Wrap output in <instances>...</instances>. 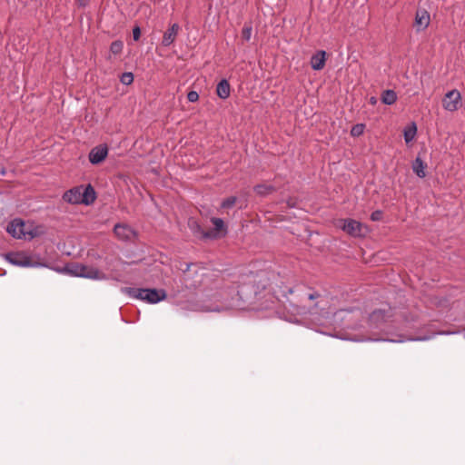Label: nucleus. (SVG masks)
<instances>
[{"label":"nucleus","mask_w":465,"mask_h":465,"mask_svg":"<svg viewBox=\"0 0 465 465\" xmlns=\"http://www.w3.org/2000/svg\"><path fill=\"white\" fill-rule=\"evenodd\" d=\"M270 299H272V296ZM257 292H254L253 286L251 284H242L236 293V298H233V302L231 304L232 307L239 309V310H268L272 308V304L274 303L272 300L270 301V303H266L265 305L257 304L256 300Z\"/></svg>","instance_id":"f257e3e1"},{"label":"nucleus","mask_w":465,"mask_h":465,"mask_svg":"<svg viewBox=\"0 0 465 465\" xmlns=\"http://www.w3.org/2000/svg\"><path fill=\"white\" fill-rule=\"evenodd\" d=\"M123 292L130 297L139 299L148 303H157L166 299L167 294L163 289H143L125 287Z\"/></svg>","instance_id":"f03ea898"},{"label":"nucleus","mask_w":465,"mask_h":465,"mask_svg":"<svg viewBox=\"0 0 465 465\" xmlns=\"http://www.w3.org/2000/svg\"><path fill=\"white\" fill-rule=\"evenodd\" d=\"M31 225L20 219H15L7 226V232L17 239H33L40 234L38 228L30 229Z\"/></svg>","instance_id":"7ed1b4c3"},{"label":"nucleus","mask_w":465,"mask_h":465,"mask_svg":"<svg viewBox=\"0 0 465 465\" xmlns=\"http://www.w3.org/2000/svg\"><path fill=\"white\" fill-rule=\"evenodd\" d=\"M67 270L72 275L77 277L94 280H101L105 278V275L97 268L82 263H71L68 265Z\"/></svg>","instance_id":"20e7f679"},{"label":"nucleus","mask_w":465,"mask_h":465,"mask_svg":"<svg viewBox=\"0 0 465 465\" xmlns=\"http://www.w3.org/2000/svg\"><path fill=\"white\" fill-rule=\"evenodd\" d=\"M337 225L346 233L352 237H362L365 235L363 224L354 219H341Z\"/></svg>","instance_id":"39448f33"},{"label":"nucleus","mask_w":465,"mask_h":465,"mask_svg":"<svg viewBox=\"0 0 465 465\" xmlns=\"http://www.w3.org/2000/svg\"><path fill=\"white\" fill-rule=\"evenodd\" d=\"M114 232L117 239L123 242H134L137 238L136 231L126 223L115 224Z\"/></svg>","instance_id":"423d86ee"},{"label":"nucleus","mask_w":465,"mask_h":465,"mask_svg":"<svg viewBox=\"0 0 465 465\" xmlns=\"http://www.w3.org/2000/svg\"><path fill=\"white\" fill-rule=\"evenodd\" d=\"M5 259L10 263L21 267H32L36 265V262H33L32 258L23 252H8L5 254Z\"/></svg>","instance_id":"0eeeda50"},{"label":"nucleus","mask_w":465,"mask_h":465,"mask_svg":"<svg viewBox=\"0 0 465 465\" xmlns=\"http://www.w3.org/2000/svg\"><path fill=\"white\" fill-rule=\"evenodd\" d=\"M443 108L449 112H455L461 105L460 93L453 89L448 92L442 99Z\"/></svg>","instance_id":"6e6552de"},{"label":"nucleus","mask_w":465,"mask_h":465,"mask_svg":"<svg viewBox=\"0 0 465 465\" xmlns=\"http://www.w3.org/2000/svg\"><path fill=\"white\" fill-rule=\"evenodd\" d=\"M188 226L194 235L200 236L202 239H214L216 234L213 231H204L200 223L194 219H189Z\"/></svg>","instance_id":"1a4fd4ad"},{"label":"nucleus","mask_w":465,"mask_h":465,"mask_svg":"<svg viewBox=\"0 0 465 465\" xmlns=\"http://www.w3.org/2000/svg\"><path fill=\"white\" fill-rule=\"evenodd\" d=\"M430 22V15L425 9H418L415 15L414 26L417 31L425 30Z\"/></svg>","instance_id":"9d476101"},{"label":"nucleus","mask_w":465,"mask_h":465,"mask_svg":"<svg viewBox=\"0 0 465 465\" xmlns=\"http://www.w3.org/2000/svg\"><path fill=\"white\" fill-rule=\"evenodd\" d=\"M181 27L178 24H173L163 34L162 45L170 46L176 39Z\"/></svg>","instance_id":"9b49d317"},{"label":"nucleus","mask_w":465,"mask_h":465,"mask_svg":"<svg viewBox=\"0 0 465 465\" xmlns=\"http://www.w3.org/2000/svg\"><path fill=\"white\" fill-rule=\"evenodd\" d=\"M81 198V186L74 187L63 195L64 201L71 204H82Z\"/></svg>","instance_id":"f8f14e48"},{"label":"nucleus","mask_w":465,"mask_h":465,"mask_svg":"<svg viewBox=\"0 0 465 465\" xmlns=\"http://www.w3.org/2000/svg\"><path fill=\"white\" fill-rule=\"evenodd\" d=\"M108 147H94L89 153V161L93 164L103 162L108 154Z\"/></svg>","instance_id":"ddd939ff"},{"label":"nucleus","mask_w":465,"mask_h":465,"mask_svg":"<svg viewBox=\"0 0 465 465\" xmlns=\"http://www.w3.org/2000/svg\"><path fill=\"white\" fill-rule=\"evenodd\" d=\"M81 197L82 204L90 205L94 203L96 199L94 187L91 184L86 186L81 185Z\"/></svg>","instance_id":"4468645a"},{"label":"nucleus","mask_w":465,"mask_h":465,"mask_svg":"<svg viewBox=\"0 0 465 465\" xmlns=\"http://www.w3.org/2000/svg\"><path fill=\"white\" fill-rule=\"evenodd\" d=\"M325 51H318L311 58V66L313 70H322L325 65Z\"/></svg>","instance_id":"2eb2a0df"},{"label":"nucleus","mask_w":465,"mask_h":465,"mask_svg":"<svg viewBox=\"0 0 465 465\" xmlns=\"http://www.w3.org/2000/svg\"><path fill=\"white\" fill-rule=\"evenodd\" d=\"M231 94V86L226 79L221 80L216 86V94L221 99H227Z\"/></svg>","instance_id":"dca6fc26"},{"label":"nucleus","mask_w":465,"mask_h":465,"mask_svg":"<svg viewBox=\"0 0 465 465\" xmlns=\"http://www.w3.org/2000/svg\"><path fill=\"white\" fill-rule=\"evenodd\" d=\"M427 164L423 163L421 160V153H419L415 161L412 163V170L420 178H424L426 176L425 169Z\"/></svg>","instance_id":"f3484780"},{"label":"nucleus","mask_w":465,"mask_h":465,"mask_svg":"<svg viewBox=\"0 0 465 465\" xmlns=\"http://www.w3.org/2000/svg\"><path fill=\"white\" fill-rule=\"evenodd\" d=\"M381 100L384 104L391 105L397 101V94L391 89L385 90L381 95Z\"/></svg>","instance_id":"a211bd4d"},{"label":"nucleus","mask_w":465,"mask_h":465,"mask_svg":"<svg viewBox=\"0 0 465 465\" xmlns=\"http://www.w3.org/2000/svg\"><path fill=\"white\" fill-rule=\"evenodd\" d=\"M388 312V311L382 309L374 310L370 315V321L372 323L378 324L385 321L386 317L389 316Z\"/></svg>","instance_id":"6ab92c4d"},{"label":"nucleus","mask_w":465,"mask_h":465,"mask_svg":"<svg viewBox=\"0 0 465 465\" xmlns=\"http://www.w3.org/2000/svg\"><path fill=\"white\" fill-rule=\"evenodd\" d=\"M254 192L261 196L268 195L275 191L272 185L268 184H257L253 188Z\"/></svg>","instance_id":"aec40b11"},{"label":"nucleus","mask_w":465,"mask_h":465,"mask_svg":"<svg viewBox=\"0 0 465 465\" xmlns=\"http://www.w3.org/2000/svg\"><path fill=\"white\" fill-rule=\"evenodd\" d=\"M416 133H417V128H416V125L414 123H412L410 125H408L407 127H405L404 132H403L405 142L407 143H411L414 139Z\"/></svg>","instance_id":"412c9836"},{"label":"nucleus","mask_w":465,"mask_h":465,"mask_svg":"<svg viewBox=\"0 0 465 465\" xmlns=\"http://www.w3.org/2000/svg\"><path fill=\"white\" fill-rule=\"evenodd\" d=\"M211 222L213 224L214 226V229L213 230V232H214V233L217 235V232L225 229V226H224V222L223 221V219L221 218H216V217H213L211 219Z\"/></svg>","instance_id":"4be33fe9"},{"label":"nucleus","mask_w":465,"mask_h":465,"mask_svg":"<svg viewBox=\"0 0 465 465\" xmlns=\"http://www.w3.org/2000/svg\"><path fill=\"white\" fill-rule=\"evenodd\" d=\"M124 44L120 40L114 41L110 45V52L114 54H119L122 53Z\"/></svg>","instance_id":"5701e85b"},{"label":"nucleus","mask_w":465,"mask_h":465,"mask_svg":"<svg viewBox=\"0 0 465 465\" xmlns=\"http://www.w3.org/2000/svg\"><path fill=\"white\" fill-rule=\"evenodd\" d=\"M252 27L251 24H245L242 30V38L244 41L249 42L252 37Z\"/></svg>","instance_id":"b1692460"},{"label":"nucleus","mask_w":465,"mask_h":465,"mask_svg":"<svg viewBox=\"0 0 465 465\" xmlns=\"http://www.w3.org/2000/svg\"><path fill=\"white\" fill-rule=\"evenodd\" d=\"M237 202V198L235 196H230L224 199L221 203L222 209H230L234 206Z\"/></svg>","instance_id":"393cba45"},{"label":"nucleus","mask_w":465,"mask_h":465,"mask_svg":"<svg viewBox=\"0 0 465 465\" xmlns=\"http://www.w3.org/2000/svg\"><path fill=\"white\" fill-rule=\"evenodd\" d=\"M120 81L123 84L129 85L134 82V74L130 72L122 74Z\"/></svg>","instance_id":"a878e982"},{"label":"nucleus","mask_w":465,"mask_h":465,"mask_svg":"<svg viewBox=\"0 0 465 465\" xmlns=\"http://www.w3.org/2000/svg\"><path fill=\"white\" fill-rule=\"evenodd\" d=\"M365 129V125L363 124H357L352 126L351 130V134L352 136H359L363 134Z\"/></svg>","instance_id":"bb28decb"},{"label":"nucleus","mask_w":465,"mask_h":465,"mask_svg":"<svg viewBox=\"0 0 465 465\" xmlns=\"http://www.w3.org/2000/svg\"><path fill=\"white\" fill-rule=\"evenodd\" d=\"M187 99L191 103L197 102L199 100V94L196 91H190L187 94Z\"/></svg>","instance_id":"cd10ccee"},{"label":"nucleus","mask_w":465,"mask_h":465,"mask_svg":"<svg viewBox=\"0 0 465 465\" xmlns=\"http://www.w3.org/2000/svg\"><path fill=\"white\" fill-rule=\"evenodd\" d=\"M382 215H383L382 212L380 210H377V211H374L371 214V219L373 222L381 221L382 219Z\"/></svg>","instance_id":"c85d7f7f"},{"label":"nucleus","mask_w":465,"mask_h":465,"mask_svg":"<svg viewBox=\"0 0 465 465\" xmlns=\"http://www.w3.org/2000/svg\"><path fill=\"white\" fill-rule=\"evenodd\" d=\"M141 36V29L139 26H134L133 28V37L134 41H138Z\"/></svg>","instance_id":"c756f323"},{"label":"nucleus","mask_w":465,"mask_h":465,"mask_svg":"<svg viewBox=\"0 0 465 465\" xmlns=\"http://www.w3.org/2000/svg\"><path fill=\"white\" fill-rule=\"evenodd\" d=\"M89 2L90 0H76V3L80 7H85L86 5H88Z\"/></svg>","instance_id":"7c9ffc66"},{"label":"nucleus","mask_w":465,"mask_h":465,"mask_svg":"<svg viewBox=\"0 0 465 465\" xmlns=\"http://www.w3.org/2000/svg\"><path fill=\"white\" fill-rule=\"evenodd\" d=\"M319 296H320L319 293L313 292V293L309 294V299L314 300V299L318 298Z\"/></svg>","instance_id":"2f4dec72"},{"label":"nucleus","mask_w":465,"mask_h":465,"mask_svg":"<svg viewBox=\"0 0 465 465\" xmlns=\"http://www.w3.org/2000/svg\"><path fill=\"white\" fill-rule=\"evenodd\" d=\"M371 104H375V103H376V100H375V98H374V97H371Z\"/></svg>","instance_id":"473e14b6"}]
</instances>
